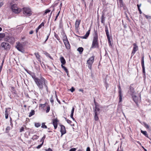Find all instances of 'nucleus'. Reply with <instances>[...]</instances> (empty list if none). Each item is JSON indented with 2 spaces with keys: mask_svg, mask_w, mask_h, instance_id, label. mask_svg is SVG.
<instances>
[{
  "mask_svg": "<svg viewBox=\"0 0 151 151\" xmlns=\"http://www.w3.org/2000/svg\"><path fill=\"white\" fill-rule=\"evenodd\" d=\"M24 127H22L20 129V132H21L24 131Z\"/></svg>",
  "mask_w": 151,
  "mask_h": 151,
  "instance_id": "49530a36",
  "label": "nucleus"
},
{
  "mask_svg": "<svg viewBox=\"0 0 151 151\" xmlns=\"http://www.w3.org/2000/svg\"><path fill=\"white\" fill-rule=\"evenodd\" d=\"M35 82L40 89L42 90L44 86L46 91H48L47 81L44 78L41 77L40 78H38Z\"/></svg>",
  "mask_w": 151,
  "mask_h": 151,
  "instance_id": "f257e3e1",
  "label": "nucleus"
},
{
  "mask_svg": "<svg viewBox=\"0 0 151 151\" xmlns=\"http://www.w3.org/2000/svg\"><path fill=\"white\" fill-rule=\"evenodd\" d=\"M95 116H94V119L95 120L97 121L99 119V117L97 116V113L95 112Z\"/></svg>",
  "mask_w": 151,
  "mask_h": 151,
  "instance_id": "7c9ffc66",
  "label": "nucleus"
},
{
  "mask_svg": "<svg viewBox=\"0 0 151 151\" xmlns=\"http://www.w3.org/2000/svg\"><path fill=\"white\" fill-rule=\"evenodd\" d=\"M60 132H61V136L66 133V130L65 127L63 125H61Z\"/></svg>",
  "mask_w": 151,
  "mask_h": 151,
  "instance_id": "9d476101",
  "label": "nucleus"
},
{
  "mask_svg": "<svg viewBox=\"0 0 151 151\" xmlns=\"http://www.w3.org/2000/svg\"><path fill=\"white\" fill-rule=\"evenodd\" d=\"M50 107L49 105H47V109L46 111V113H48L50 110Z\"/></svg>",
  "mask_w": 151,
  "mask_h": 151,
  "instance_id": "c9c22d12",
  "label": "nucleus"
},
{
  "mask_svg": "<svg viewBox=\"0 0 151 151\" xmlns=\"http://www.w3.org/2000/svg\"><path fill=\"white\" fill-rule=\"evenodd\" d=\"M133 54H134L135 52L137 51L138 50V47L137 46L136 44L134 43L133 44Z\"/></svg>",
  "mask_w": 151,
  "mask_h": 151,
  "instance_id": "aec40b11",
  "label": "nucleus"
},
{
  "mask_svg": "<svg viewBox=\"0 0 151 151\" xmlns=\"http://www.w3.org/2000/svg\"><path fill=\"white\" fill-rule=\"evenodd\" d=\"M41 127L44 129H46L47 128V126L45 125V123H42Z\"/></svg>",
  "mask_w": 151,
  "mask_h": 151,
  "instance_id": "f704fd0d",
  "label": "nucleus"
},
{
  "mask_svg": "<svg viewBox=\"0 0 151 151\" xmlns=\"http://www.w3.org/2000/svg\"><path fill=\"white\" fill-rule=\"evenodd\" d=\"M45 54L46 56L49 57L51 59H53V58L50 56V54L47 52H45Z\"/></svg>",
  "mask_w": 151,
  "mask_h": 151,
  "instance_id": "2f4dec72",
  "label": "nucleus"
},
{
  "mask_svg": "<svg viewBox=\"0 0 151 151\" xmlns=\"http://www.w3.org/2000/svg\"><path fill=\"white\" fill-rule=\"evenodd\" d=\"M76 150V149L75 148H73L71 149L69 151H75Z\"/></svg>",
  "mask_w": 151,
  "mask_h": 151,
  "instance_id": "09e8293b",
  "label": "nucleus"
},
{
  "mask_svg": "<svg viewBox=\"0 0 151 151\" xmlns=\"http://www.w3.org/2000/svg\"><path fill=\"white\" fill-rule=\"evenodd\" d=\"M61 67L62 68L64 69V70L67 73V75H68V71L67 68L65 66H63V65H61Z\"/></svg>",
  "mask_w": 151,
  "mask_h": 151,
  "instance_id": "c85d7f7f",
  "label": "nucleus"
},
{
  "mask_svg": "<svg viewBox=\"0 0 151 151\" xmlns=\"http://www.w3.org/2000/svg\"><path fill=\"white\" fill-rule=\"evenodd\" d=\"M3 5V3L2 2H0V8Z\"/></svg>",
  "mask_w": 151,
  "mask_h": 151,
  "instance_id": "bf43d9fd",
  "label": "nucleus"
},
{
  "mask_svg": "<svg viewBox=\"0 0 151 151\" xmlns=\"http://www.w3.org/2000/svg\"><path fill=\"white\" fill-rule=\"evenodd\" d=\"M141 132L146 137L149 138L148 134L147 133V132L146 131H143L141 130Z\"/></svg>",
  "mask_w": 151,
  "mask_h": 151,
  "instance_id": "bb28decb",
  "label": "nucleus"
},
{
  "mask_svg": "<svg viewBox=\"0 0 151 151\" xmlns=\"http://www.w3.org/2000/svg\"><path fill=\"white\" fill-rule=\"evenodd\" d=\"M94 103L96 106L95 109V111H94V113H95V112H96V113H97V111H99L100 109L99 108H98L97 107V106L96 105V103L95 101V99L94 100Z\"/></svg>",
  "mask_w": 151,
  "mask_h": 151,
  "instance_id": "5701e85b",
  "label": "nucleus"
},
{
  "mask_svg": "<svg viewBox=\"0 0 151 151\" xmlns=\"http://www.w3.org/2000/svg\"><path fill=\"white\" fill-rule=\"evenodd\" d=\"M138 10L139 12V13L140 14H142V11H141V10H140V8L138 7Z\"/></svg>",
  "mask_w": 151,
  "mask_h": 151,
  "instance_id": "052dcab7",
  "label": "nucleus"
},
{
  "mask_svg": "<svg viewBox=\"0 0 151 151\" xmlns=\"http://www.w3.org/2000/svg\"><path fill=\"white\" fill-rule=\"evenodd\" d=\"M35 114V111L34 110H32L29 113V117H30L34 115Z\"/></svg>",
  "mask_w": 151,
  "mask_h": 151,
  "instance_id": "cd10ccee",
  "label": "nucleus"
},
{
  "mask_svg": "<svg viewBox=\"0 0 151 151\" xmlns=\"http://www.w3.org/2000/svg\"><path fill=\"white\" fill-rule=\"evenodd\" d=\"M55 37L57 38V40H60V38L58 37V35H55Z\"/></svg>",
  "mask_w": 151,
  "mask_h": 151,
  "instance_id": "de8ad7c7",
  "label": "nucleus"
},
{
  "mask_svg": "<svg viewBox=\"0 0 151 151\" xmlns=\"http://www.w3.org/2000/svg\"><path fill=\"white\" fill-rule=\"evenodd\" d=\"M83 49L82 47H79L77 49V50L79 52L80 54L82 52Z\"/></svg>",
  "mask_w": 151,
  "mask_h": 151,
  "instance_id": "c756f323",
  "label": "nucleus"
},
{
  "mask_svg": "<svg viewBox=\"0 0 151 151\" xmlns=\"http://www.w3.org/2000/svg\"><path fill=\"white\" fill-rule=\"evenodd\" d=\"M33 33V30H31L29 32V34L30 35L32 34Z\"/></svg>",
  "mask_w": 151,
  "mask_h": 151,
  "instance_id": "e2e57ef3",
  "label": "nucleus"
},
{
  "mask_svg": "<svg viewBox=\"0 0 151 151\" xmlns=\"http://www.w3.org/2000/svg\"><path fill=\"white\" fill-rule=\"evenodd\" d=\"M16 48L19 51L22 53H24V50L23 49V45L20 43H19L16 46Z\"/></svg>",
  "mask_w": 151,
  "mask_h": 151,
  "instance_id": "6e6552de",
  "label": "nucleus"
},
{
  "mask_svg": "<svg viewBox=\"0 0 151 151\" xmlns=\"http://www.w3.org/2000/svg\"><path fill=\"white\" fill-rule=\"evenodd\" d=\"M55 96H56V99L58 101V102L60 104V101L58 100V97H57V96L56 95V94L55 95Z\"/></svg>",
  "mask_w": 151,
  "mask_h": 151,
  "instance_id": "603ef678",
  "label": "nucleus"
},
{
  "mask_svg": "<svg viewBox=\"0 0 151 151\" xmlns=\"http://www.w3.org/2000/svg\"><path fill=\"white\" fill-rule=\"evenodd\" d=\"M41 125V124L39 123H35V126L36 127H40Z\"/></svg>",
  "mask_w": 151,
  "mask_h": 151,
  "instance_id": "e433bc0d",
  "label": "nucleus"
},
{
  "mask_svg": "<svg viewBox=\"0 0 151 151\" xmlns=\"http://www.w3.org/2000/svg\"><path fill=\"white\" fill-rule=\"evenodd\" d=\"M129 90L128 91V95H129V96H132V89L131 86H130L129 87Z\"/></svg>",
  "mask_w": 151,
  "mask_h": 151,
  "instance_id": "393cba45",
  "label": "nucleus"
},
{
  "mask_svg": "<svg viewBox=\"0 0 151 151\" xmlns=\"http://www.w3.org/2000/svg\"><path fill=\"white\" fill-rule=\"evenodd\" d=\"M99 47V40L97 32L95 31L94 35L93 36V39L92 45L91 49L98 48Z\"/></svg>",
  "mask_w": 151,
  "mask_h": 151,
  "instance_id": "f03ea898",
  "label": "nucleus"
},
{
  "mask_svg": "<svg viewBox=\"0 0 151 151\" xmlns=\"http://www.w3.org/2000/svg\"><path fill=\"white\" fill-rule=\"evenodd\" d=\"M50 10H49V9H47L46 11H45V14H47V13L50 12Z\"/></svg>",
  "mask_w": 151,
  "mask_h": 151,
  "instance_id": "3c124183",
  "label": "nucleus"
},
{
  "mask_svg": "<svg viewBox=\"0 0 151 151\" xmlns=\"http://www.w3.org/2000/svg\"><path fill=\"white\" fill-rule=\"evenodd\" d=\"M90 31V29H89L86 32L85 35L84 36L81 37V38L82 39H86L88 37V36H89V35Z\"/></svg>",
  "mask_w": 151,
  "mask_h": 151,
  "instance_id": "a211bd4d",
  "label": "nucleus"
},
{
  "mask_svg": "<svg viewBox=\"0 0 151 151\" xmlns=\"http://www.w3.org/2000/svg\"><path fill=\"white\" fill-rule=\"evenodd\" d=\"M71 92H73L75 90V88L73 87H71V88L70 90Z\"/></svg>",
  "mask_w": 151,
  "mask_h": 151,
  "instance_id": "a18cd8bd",
  "label": "nucleus"
},
{
  "mask_svg": "<svg viewBox=\"0 0 151 151\" xmlns=\"http://www.w3.org/2000/svg\"><path fill=\"white\" fill-rule=\"evenodd\" d=\"M5 36V35L4 33H0V40L2 38H3Z\"/></svg>",
  "mask_w": 151,
  "mask_h": 151,
  "instance_id": "4c0bfd02",
  "label": "nucleus"
},
{
  "mask_svg": "<svg viewBox=\"0 0 151 151\" xmlns=\"http://www.w3.org/2000/svg\"><path fill=\"white\" fill-rule=\"evenodd\" d=\"M141 65L142 68L143 73L145 75V69L144 66V56H142V58Z\"/></svg>",
  "mask_w": 151,
  "mask_h": 151,
  "instance_id": "ddd939ff",
  "label": "nucleus"
},
{
  "mask_svg": "<svg viewBox=\"0 0 151 151\" xmlns=\"http://www.w3.org/2000/svg\"><path fill=\"white\" fill-rule=\"evenodd\" d=\"M101 22L103 24V25H105V17L104 16V14H103L101 18Z\"/></svg>",
  "mask_w": 151,
  "mask_h": 151,
  "instance_id": "6ab92c4d",
  "label": "nucleus"
},
{
  "mask_svg": "<svg viewBox=\"0 0 151 151\" xmlns=\"http://www.w3.org/2000/svg\"><path fill=\"white\" fill-rule=\"evenodd\" d=\"M40 106L41 107L43 108L45 106V104H41L40 105Z\"/></svg>",
  "mask_w": 151,
  "mask_h": 151,
  "instance_id": "6e6d98bb",
  "label": "nucleus"
},
{
  "mask_svg": "<svg viewBox=\"0 0 151 151\" xmlns=\"http://www.w3.org/2000/svg\"><path fill=\"white\" fill-rule=\"evenodd\" d=\"M60 60L62 65H64L65 64V60L63 57H61L60 58Z\"/></svg>",
  "mask_w": 151,
  "mask_h": 151,
  "instance_id": "4be33fe9",
  "label": "nucleus"
},
{
  "mask_svg": "<svg viewBox=\"0 0 151 151\" xmlns=\"http://www.w3.org/2000/svg\"><path fill=\"white\" fill-rule=\"evenodd\" d=\"M119 4V7L121 10H126L127 8L123 3L122 0H119V2H118V4Z\"/></svg>",
  "mask_w": 151,
  "mask_h": 151,
  "instance_id": "423d86ee",
  "label": "nucleus"
},
{
  "mask_svg": "<svg viewBox=\"0 0 151 151\" xmlns=\"http://www.w3.org/2000/svg\"><path fill=\"white\" fill-rule=\"evenodd\" d=\"M45 135H44L43 137L42 138L41 141L42 142V143H43V144L44 142V140L45 139Z\"/></svg>",
  "mask_w": 151,
  "mask_h": 151,
  "instance_id": "ea45409f",
  "label": "nucleus"
},
{
  "mask_svg": "<svg viewBox=\"0 0 151 151\" xmlns=\"http://www.w3.org/2000/svg\"><path fill=\"white\" fill-rule=\"evenodd\" d=\"M74 109H75V108H74V107H73L72 110H71V113L73 114L74 112Z\"/></svg>",
  "mask_w": 151,
  "mask_h": 151,
  "instance_id": "8fccbe9b",
  "label": "nucleus"
},
{
  "mask_svg": "<svg viewBox=\"0 0 151 151\" xmlns=\"http://www.w3.org/2000/svg\"><path fill=\"white\" fill-rule=\"evenodd\" d=\"M38 136H37V135H35L32 137V139L33 140L37 139L38 138Z\"/></svg>",
  "mask_w": 151,
  "mask_h": 151,
  "instance_id": "473e14b6",
  "label": "nucleus"
},
{
  "mask_svg": "<svg viewBox=\"0 0 151 151\" xmlns=\"http://www.w3.org/2000/svg\"><path fill=\"white\" fill-rule=\"evenodd\" d=\"M23 13L26 16H30L32 14V12L30 9L28 7H24L22 9Z\"/></svg>",
  "mask_w": 151,
  "mask_h": 151,
  "instance_id": "7ed1b4c3",
  "label": "nucleus"
},
{
  "mask_svg": "<svg viewBox=\"0 0 151 151\" xmlns=\"http://www.w3.org/2000/svg\"><path fill=\"white\" fill-rule=\"evenodd\" d=\"M65 120H66V121L67 122V123L69 124H70L71 123H72V122L68 119H67V118H65Z\"/></svg>",
  "mask_w": 151,
  "mask_h": 151,
  "instance_id": "a19ab883",
  "label": "nucleus"
},
{
  "mask_svg": "<svg viewBox=\"0 0 151 151\" xmlns=\"http://www.w3.org/2000/svg\"><path fill=\"white\" fill-rule=\"evenodd\" d=\"M105 31L106 33V36L107 37V38L108 39V41L109 43H110V37L109 35V31L108 29V28L107 26H105Z\"/></svg>",
  "mask_w": 151,
  "mask_h": 151,
  "instance_id": "f8f14e48",
  "label": "nucleus"
},
{
  "mask_svg": "<svg viewBox=\"0 0 151 151\" xmlns=\"http://www.w3.org/2000/svg\"><path fill=\"white\" fill-rule=\"evenodd\" d=\"M50 33H49L48 34V35H47V36L46 39L45 41L44 42L45 43L46 42V41L48 40V39L49 37V36L50 35Z\"/></svg>",
  "mask_w": 151,
  "mask_h": 151,
  "instance_id": "c03bdc74",
  "label": "nucleus"
},
{
  "mask_svg": "<svg viewBox=\"0 0 151 151\" xmlns=\"http://www.w3.org/2000/svg\"><path fill=\"white\" fill-rule=\"evenodd\" d=\"M144 126L145 127H146L147 129H149L150 128V127L146 123L144 122L143 123Z\"/></svg>",
  "mask_w": 151,
  "mask_h": 151,
  "instance_id": "72a5a7b5",
  "label": "nucleus"
},
{
  "mask_svg": "<svg viewBox=\"0 0 151 151\" xmlns=\"http://www.w3.org/2000/svg\"><path fill=\"white\" fill-rule=\"evenodd\" d=\"M1 46L2 49L6 50H9L11 47L9 44L6 42H2L1 44Z\"/></svg>",
  "mask_w": 151,
  "mask_h": 151,
  "instance_id": "20e7f679",
  "label": "nucleus"
},
{
  "mask_svg": "<svg viewBox=\"0 0 151 151\" xmlns=\"http://www.w3.org/2000/svg\"><path fill=\"white\" fill-rule=\"evenodd\" d=\"M119 89V102H121L122 101V89L121 87L120 86H119L118 87Z\"/></svg>",
  "mask_w": 151,
  "mask_h": 151,
  "instance_id": "4468645a",
  "label": "nucleus"
},
{
  "mask_svg": "<svg viewBox=\"0 0 151 151\" xmlns=\"http://www.w3.org/2000/svg\"><path fill=\"white\" fill-rule=\"evenodd\" d=\"M58 120L57 119H54L53 120L52 124L54 126V129H56L58 126Z\"/></svg>",
  "mask_w": 151,
  "mask_h": 151,
  "instance_id": "dca6fc26",
  "label": "nucleus"
},
{
  "mask_svg": "<svg viewBox=\"0 0 151 151\" xmlns=\"http://www.w3.org/2000/svg\"><path fill=\"white\" fill-rule=\"evenodd\" d=\"M10 109L11 108L9 107L5 109V117L6 119L8 118L9 114V111H10Z\"/></svg>",
  "mask_w": 151,
  "mask_h": 151,
  "instance_id": "2eb2a0df",
  "label": "nucleus"
},
{
  "mask_svg": "<svg viewBox=\"0 0 151 151\" xmlns=\"http://www.w3.org/2000/svg\"><path fill=\"white\" fill-rule=\"evenodd\" d=\"M92 65H88V67L90 69H91Z\"/></svg>",
  "mask_w": 151,
  "mask_h": 151,
  "instance_id": "0e129e2a",
  "label": "nucleus"
},
{
  "mask_svg": "<svg viewBox=\"0 0 151 151\" xmlns=\"http://www.w3.org/2000/svg\"><path fill=\"white\" fill-rule=\"evenodd\" d=\"M27 73L29 74L30 75H31V74H32V73H33L30 71H27Z\"/></svg>",
  "mask_w": 151,
  "mask_h": 151,
  "instance_id": "4d7b16f0",
  "label": "nucleus"
},
{
  "mask_svg": "<svg viewBox=\"0 0 151 151\" xmlns=\"http://www.w3.org/2000/svg\"><path fill=\"white\" fill-rule=\"evenodd\" d=\"M34 54L36 56V58L38 60V61L41 62V60L40 58V56L39 55V53L38 52H35Z\"/></svg>",
  "mask_w": 151,
  "mask_h": 151,
  "instance_id": "412c9836",
  "label": "nucleus"
},
{
  "mask_svg": "<svg viewBox=\"0 0 151 151\" xmlns=\"http://www.w3.org/2000/svg\"><path fill=\"white\" fill-rule=\"evenodd\" d=\"M59 12H58V13L57 14V15H56V18H55V20H56L57 18L58 17L59 15Z\"/></svg>",
  "mask_w": 151,
  "mask_h": 151,
  "instance_id": "680f3d73",
  "label": "nucleus"
},
{
  "mask_svg": "<svg viewBox=\"0 0 151 151\" xmlns=\"http://www.w3.org/2000/svg\"><path fill=\"white\" fill-rule=\"evenodd\" d=\"M73 114L71 113L70 114V117L71 118H73Z\"/></svg>",
  "mask_w": 151,
  "mask_h": 151,
  "instance_id": "69168bd1",
  "label": "nucleus"
},
{
  "mask_svg": "<svg viewBox=\"0 0 151 151\" xmlns=\"http://www.w3.org/2000/svg\"><path fill=\"white\" fill-rule=\"evenodd\" d=\"M133 100L134 101V102H135V103L138 106V99H137V96H133Z\"/></svg>",
  "mask_w": 151,
  "mask_h": 151,
  "instance_id": "b1692460",
  "label": "nucleus"
},
{
  "mask_svg": "<svg viewBox=\"0 0 151 151\" xmlns=\"http://www.w3.org/2000/svg\"><path fill=\"white\" fill-rule=\"evenodd\" d=\"M30 76L34 79V81L38 78L36 77L35 73L33 72L32 73Z\"/></svg>",
  "mask_w": 151,
  "mask_h": 151,
  "instance_id": "a878e982",
  "label": "nucleus"
},
{
  "mask_svg": "<svg viewBox=\"0 0 151 151\" xmlns=\"http://www.w3.org/2000/svg\"><path fill=\"white\" fill-rule=\"evenodd\" d=\"M46 151H52V150L50 148H49L48 149H45Z\"/></svg>",
  "mask_w": 151,
  "mask_h": 151,
  "instance_id": "864d4df0",
  "label": "nucleus"
},
{
  "mask_svg": "<svg viewBox=\"0 0 151 151\" xmlns=\"http://www.w3.org/2000/svg\"><path fill=\"white\" fill-rule=\"evenodd\" d=\"M5 40L10 43H12L14 42V39L12 36H7L5 39Z\"/></svg>",
  "mask_w": 151,
  "mask_h": 151,
  "instance_id": "0eeeda50",
  "label": "nucleus"
},
{
  "mask_svg": "<svg viewBox=\"0 0 151 151\" xmlns=\"http://www.w3.org/2000/svg\"><path fill=\"white\" fill-rule=\"evenodd\" d=\"M50 101L53 104L54 102V100L53 98V96H52L50 99Z\"/></svg>",
  "mask_w": 151,
  "mask_h": 151,
  "instance_id": "79ce46f5",
  "label": "nucleus"
},
{
  "mask_svg": "<svg viewBox=\"0 0 151 151\" xmlns=\"http://www.w3.org/2000/svg\"><path fill=\"white\" fill-rule=\"evenodd\" d=\"M94 57L92 56L87 61V64L88 65H92L94 61Z\"/></svg>",
  "mask_w": 151,
  "mask_h": 151,
  "instance_id": "9b49d317",
  "label": "nucleus"
},
{
  "mask_svg": "<svg viewBox=\"0 0 151 151\" xmlns=\"http://www.w3.org/2000/svg\"><path fill=\"white\" fill-rule=\"evenodd\" d=\"M81 22V20H77L76 21L75 23V27L76 29H78V28L79 27V26Z\"/></svg>",
  "mask_w": 151,
  "mask_h": 151,
  "instance_id": "f3484780",
  "label": "nucleus"
},
{
  "mask_svg": "<svg viewBox=\"0 0 151 151\" xmlns=\"http://www.w3.org/2000/svg\"><path fill=\"white\" fill-rule=\"evenodd\" d=\"M63 40L66 48L68 49H70V45L66 35L63 37Z\"/></svg>",
  "mask_w": 151,
  "mask_h": 151,
  "instance_id": "39448f33",
  "label": "nucleus"
},
{
  "mask_svg": "<svg viewBox=\"0 0 151 151\" xmlns=\"http://www.w3.org/2000/svg\"><path fill=\"white\" fill-rule=\"evenodd\" d=\"M43 143H42L41 144L38 145L37 147V148L39 149L43 145Z\"/></svg>",
  "mask_w": 151,
  "mask_h": 151,
  "instance_id": "37998d69",
  "label": "nucleus"
},
{
  "mask_svg": "<svg viewBox=\"0 0 151 151\" xmlns=\"http://www.w3.org/2000/svg\"><path fill=\"white\" fill-rule=\"evenodd\" d=\"M25 38V37H23L21 38V39L22 40H23Z\"/></svg>",
  "mask_w": 151,
  "mask_h": 151,
  "instance_id": "338daca9",
  "label": "nucleus"
},
{
  "mask_svg": "<svg viewBox=\"0 0 151 151\" xmlns=\"http://www.w3.org/2000/svg\"><path fill=\"white\" fill-rule=\"evenodd\" d=\"M145 17L147 19H148V18L151 19V16H147V15H145Z\"/></svg>",
  "mask_w": 151,
  "mask_h": 151,
  "instance_id": "5fc2aeb1",
  "label": "nucleus"
},
{
  "mask_svg": "<svg viewBox=\"0 0 151 151\" xmlns=\"http://www.w3.org/2000/svg\"><path fill=\"white\" fill-rule=\"evenodd\" d=\"M86 151H90V148L89 147L87 148Z\"/></svg>",
  "mask_w": 151,
  "mask_h": 151,
  "instance_id": "13d9d810",
  "label": "nucleus"
},
{
  "mask_svg": "<svg viewBox=\"0 0 151 151\" xmlns=\"http://www.w3.org/2000/svg\"><path fill=\"white\" fill-rule=\"evenodd\" d=\"M79 91H81L82 92H83V90L82 89H80L79 90Z\"/></svg>",
  "mask_w": 151,
  "mask_h": 151,
  "instance_id": "774afa93",
  "label": "nucleus"
},
{
  "mask_svg": "<svg viewBox=\"0 0 151 151\" xmlns=\"http://www.w3.org/2000/svg\"><path fill=\"white\" fill-rule=\"evenodd\" d=\"M11 9L12 12L15 13H19V12L17 7H16V5L15 4H14L12 6Z\"/></svg>",
  "mask_w": 151,
  "mask_h": 151,
  "instance_id": "1a4fd4ad",
  "label": "nucleus"
},
{
  "mask_svg": "<svg viewBox=\"0 0 151 151\" xmlns=\"http://www.w3.org/2000/svg\"><path fill=\"white\" fill-rule=\"evenodd\" d=\"M44 22H42L38 26V27L40 29L42 27L44 26Z\"/></svg>",
  "mask_w": 151,
  "mask_h": 151,
  "instance_id": "58836bf2",
  "label": "nucleus"
}]
</instances>
